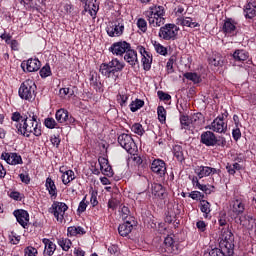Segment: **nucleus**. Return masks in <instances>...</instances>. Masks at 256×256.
<instances>
[{
    "label": "nucleus",
    "instance_id": "12",
    "mask_svg": "<svg viewBox=\"0 0 256 256\" xmlns=\"http://www.w3.org/2000/svg\"><path fill=\"white\" fill-rule=\"evenodd\" d=\"M222 32L225 34L226 37H233L237 35V22H235L231 18H227L224 21Z\"/></svg>",
    "mask_w": 256,
    "mask_h": 256
},
{
    "label": "nucleus",
    "instance_id": "20",
    "mask_svg": "<svg viewBox=\"0 0 256 256\" xmlns=\"http://www.w3.org/2000/svg\"><path fill=\"white\" fill-rule=\"evenodd\" d=\"M244 17L247 19H255L256 17V3L253 0H248L244 6Z\"/></svg>",
    "mask_w": 256,
    "mask_h": 256
},
{
    "label": "nucleus",
    "instance_id": "49",
    "mask_svg": "<svg viewBox=\"0 0 256 256\" xmlns=\"http://www.w3.org/2000/svg\"><path fill=\"white\" fill-rule=\"evenodd\" d=\"M137 27H138V29H140V31H142V33H146L147 32V21H145V19H143V18L138 19Z\"/></svg>",
    "mask_w": 256,
    "mask_h": 256
},
{
    "label": "nucleus",
    "instance_id": "11",
    "mask_svg": "<svg viewBox=\"0 0 256 256\" xmlns=\"http://www.w3.org/2000/svg\"><path fill=\"white\" fill-rule=\"evenodd\" d=\"M0 159L6 161L8 165H23V158L17 153L3 152Z\"/></svg>",
    "mask_w": 256,
    "mask_h": 256
},
{
    "label": "nucleus",
    "instance_id": "28",
    "mask_svg": "<svg viewBox=\"0 0 256 256\" xmlns=\"http://www.w3.org/2000/svg\"><path fill=\"white\" fill-rule=\"evenodd\" d=\"M77 235H85V229L81 226H70L67 228L68 237H77Z\"/></svg>",
    "mask_w": 256,
    "mask_h": 256
},
{
    "label": "nucleus",
    "instance_id": "43",
    "mask_svg": "<svg viewBox=\"0 0 256 256\" xmlns=\"http://www.w3.org/2000/svg\"><path fill=\"white\" fill-rule=\"evenodd\" d=\"M143 105H145V102L143 100L136 99V101L130 104V110L132 111V113H135V111H139V109H141Z\"/></svg>",
    "mask_w": 256,
    "mask_h": 256
},
{
    "label": "nucleus",
    "instance_id": "53",
    "mask_svg": "<svg viewBox=\"0 0 256 256\" xmlns=\"http://www.w3.org/2000/svg\"><path fill=\"white\" fill-rule=\"evenodd\" d=\"M156 53H159V55H167V48L163 45L155 42L154 44Z\"/></svg>",
    "mask_w": 256,
    "mask_h": 256
},
{
    "label": "nucleus",
    "instance_id": "52",
    "mask_svg": "<svg viewBox=\"0 0 256 256\" xmlns=\"http://www.w3.org/2000/svg\"><path fill=\"white\" fill-rule=\"evenodd\" d=\"M44 125L47 129H55V127H57V122L53 118H46Z\"/></svg>",
    "mask_w": 256,
    "mask_h": 256
},
{
    "label": "nucleus",
    "instance_id": "3",
    "mask_svg": "<svg viewBox=\"0 0 256 256\" xmlns=\"http://www.w3.org/2000/svg\"><path fill=\"white\" fill-rule=\"evenodd\" d=\"M36 89L37 85H35V81L28 79L21 84L18 91L19 97L25 101H33L35 99Z\"/></svg>",
    "mask_w": 256,
    "mask_h": 256
},
{
    "label": "nucleus",
    "instance_id": "6",
    "mask_svg": "<svg viewBox=\"0 0 256 256\" xmlns=\"http://www.w3.org/2000/svg\"><path fill=\"white\" fill-rule=\"evenodd\" d=\"M230 211L235 215L236 217H239L240 215H243L245 213V207H246V201L243 196H235L230 201Z\"/></svg>",
    "mask_w": 256,
    "mask_h": 256
},
{
    "label": "nucleus",
    "instance_id": "37",
    "mask_svg": "<svg viewBox=\"0 0 256 256\" xmlns=\"http://www.w3.org/2000/svg\"><path fill=\"white\" fill-rule=\"evenodd\" d=\"M148 11L153 12V15L156 17H164L165 15V8L163 6H153Z\"/></svg>",
    "mask_w": 256,
    "mask_h": 256
},
{
    "label": "nucleus",
    "instance_id": "46",
    "mask_svg": "<svg viewBox=\"0 0 256 256\" xmlns=\"http://www.w3.org/2000/svg\"><path fill=\"white\" fill-rule=\"evenodd\" d=\"M40 77L46 79V77H51V67L49 65L43 66L40 69Z\"/></svg>",
    "mask_w": 256,
    "mask_h": 256
},
{
    "label": "nucleus",
    "instance_id": "55",
    "mask_svg": "<svg viewBox=\"0 0 256 256\" xmlns=\"http://www.w3.org/2000/svg\"><path fill=\"white\" fill-rule=\"evenodd\" d=\"M87 199V197H84L83 200L79 203V206H78V213H85V211H87V205H88V202H86L85 200Z\"/></svg>",
    "mask_w": 256,
    "mask_h": 256
},
{
    "label": "nucleus",
    "instance_id": "51",
    "mask_svg": "<svg viewBox=\"0 0 256 256\" xmlns=\"http://www.w3.org/2000/svg\"><path fill=\"white\" fill-rule=\"evenodd\" d=\"M21 67L25 73H33L35 71H39V65H21Z\"/></svg>",
    "mask_w": 256,
    "mask_h": 256
},
{
    "label": "nucleus",
    "instance_id": "50",
    "mask_svg": "<svg viewBox=\"0 0 256 256\" xmlns=\"http://www.w3.org/2000/svg\"><path fill=\"white\" fill-rule=\"evenodd\" d=\"M120 204H121V201H119V199L111 198L108 201V208L114 211V209H117V207H119Z\"/></svg>",
    "mask_w": 256,
    "mask_h": 256
},
{
    "label": "nucleus",
    "instance_id": "64",
    "mask_svg": "<svg viewBox=\"0 0 256 256\" xmlns=\"http://www.w3.org/2000/svg\"><path fill=\"white\" fill-rule=\"evenodd\" d=\"M19 177L22 183H25L26 185H29V183H31V178L29 177V174H20Z\"/></svg>",
    "mask_w": 256,
    "mask_h": 256
},
{
    "label": "nucleus",
    "instance_id": "16",
    "mask_svg": "<svg viewBox=\"0 0 256 256\" xmlns=\"http://www.w3.org/2000/svg\"><path fill=\"white\" fill-rule=\"evenodd\" d=\"M14 217H16L17 222L21 227L24 229L27 228V225H29V212L25 210H15L13 212Z\"/></svg>",
    "mask_w": 256,
    "mask_h": 256
},
{
    "label": "nucleus",
    "instance_id": "1",
    "mask_svg": "<svg viewBox=\"0 0 256 256\" xmlns=\"http://www.w3.org/2000/svg\"><path fill=\"white\" fill-rule=\"evenodd\" d=\"M16 133L27 138L31 137V133L35 137H41L43 130H41V124L37 121V115L29 114L28 116H24L22 123L16 124Z\"/></svg>",
    "mask_w": 256,
    "mask_h": 256
},
{
    "label": "nucleus",
    "instance_id": "27",
    "mask_svg": "<svg viewBox=\"0 0 256 256\" xmlns=\"http://www.w3.org/2000/svg\"><path fill=\"white\" fill-rule=\"evenodd\" d=\"M152 195L156 199H163L165 197V188H163V185L157 183L152 184Z\"/></svg>",
    "mask_w": 256,
    "mask_h": 256
},
{
    "label": "nucleus",
    "instance_id": "34",
    "mask_svg": "<svg viewBox=\"0 0 256 256\" xmlns=\"http://www.w3.org/2000/svg\"><path fill=\"white\" fill-rule=\"evenodd\" d=\"M200 211L204 213V217L205 219H207V217H209V214L211 213V203H209L207 200H201Z\"/></svg>",
    "mask_w": 256,
    "mask_h": 256
},
{
    "label": "nucleus",
    "instance_id": "24",
    "mask_svg": "<svg viewBox=\"0 0 256 256\" xmlns=\"http://www.w3.org/2000/svg\"><path fill=\"white\" fill-rule=\"evenodd\" d=\"M233 59L238 61V63H245V61H247V63H249V52L245 51V50H236L233 55H232Z\"/></svg>",
    "mask_w": 256,
    "mask_h": 256
},
{
    "label": "nucleus",
    "instance_id": "25",
    "mask_svg": "<svg viewBox=\"0 0 256 256\" xmlns=\"http://www.w3.org/2000/svg\"><path fill=\"white\" fill-rule=\"evenodd\" d=\"M131 231H133V224L129 221L120 224L118 227V233L121 237H127Z\"/></svg>",
    "mask_w": 256,
    "mask_h": 256
},
{
    "label": "nucleus",
    "instance_id": "40",
    "mask_svg": "<svg viewBox=\"0 0 256 256\" xmlns=\"http://www.w3.org/2000/svg\"><path fill=\"white\" fill-rule=\"evenodd\" d=\"M157 115L160 123H165V121H167V110H165V107L158 106Z\"/></svg>",
    "mask_w": 256,
    "mask_h": 256
},
{
    "label": "nucleus",
    "instance_id": "56",
    "mask_svg": "<svg viewBox=\"0 0 256 256\" xmlns=\"http://www.w3.org/2000/svg\"><path fill=\"white\" fill-rule=\"evenodd\" d=\"M207 256H225V252L219 248H213L209 251Z\"/></svg>",
    "mask_w": 256,
    "mask_h": 256
},
{
    "label": "nucleus",
    "instance_id": "18",
    "mask_svg": "<svg viewBox=\"0 0 256 256\" xmlns=\"http://www.w3.org/2000/svg\"><path fill=\"white\" fill-rule=\"evenodd\" d=\"M164 246L166 253H177V251H179V243L171 236H167L164 239Z\"/></svg>",
    "mask_w": 256,
    "mask_h": 256
},
{
    "label": "nucleus",
    "instance_id": "22",
    "mask_svg": "<svg viewBox=\"0 0 256 256\" xmlns=\"http://www.w3.org/2000/svg\"><path fill=\"white\" fill-rule=\"evenodd\" d=\"M45 187L50 199H57V185H55V181L51 177L46 178Z\"/></svg>",
    "mask_w": 256,
    "mask_h": 256
},
{
    "label": "nucleus",
    "instance_id": "47",
    "mask_svg": "<svg viewBox=\"0 0 256 256\" xmlns=\"http://www.w3.org/2000/svg\"><path fill=\"white\" fill-rule=\"evenodd\" d=\"M24 255L25 256H37L39 255V251H37V248L33 246H28L24 249Z\"/></svg>",
    "mask_w": 256,
    "mask_h": 256
},
{
    "label": "nucleus",
    "instance_id": "35",
    "mask_svg": "<svg viewBox=\"0 0 256 256\" xmlns=\"http://www.w3.org/2000/svg\"><path fill=\"white\" fill-rule=\"evenodd\" d=\"M181 129H191V116L181 115L180 116Z\"/></svg>",
    "mask_w": 256,
    "mask_h": 256
},
{
    "label": "nucleus",
    "instance_id": "13",
    "mask_svg": "<svg viewBox=\"0 0 256 256\" xmlns=\"http://www.w3.org/2000/svg\"><path fill=\"white\" fill-rule=\"evenodd\" d=\"M131 49V44L127 43L126 41L116 42L111 45L109 51L113 53V55H123L125 52Z\"/></svg>",
    "mask_w": 256,
    "mask_h": 256
},
{
    "label": "nucleus",
    "instance_id": "54",
    "mask_svg": "<svg viewBox=\"0 0 256 256\" xmlns=\"http://www.w3.org/2000/svg\"><path fill=\"white\" fill-rule=\"evenodd\" d=\"M59 94L62 99H67V97L73 95V92H71V89L69 88H61Z\"/></svg>",
    "mask_w": 256,
    "mask_h": 256
},
{
    "label": "nucleus",
    "instance_id": "42",
    "mask_svg": "<svg viewBox=\"0 0 256 256\" xmlns=\"http://www.w3.org/2000/svg\"><path fill=\"white\" fill-rule=\"evenodd\" d=\"M23 119H25V117H23L21 115V113L19 112H14L12 113V116H11V120L14 122L12 123L13 127H15V131H17V123H21V121L23 122Z\"/></svg>",
    "mask_w": 256,
    "mask_h": 256
},
{
    "label": "nucleus",
    "instance_id": "33",
    "mask_svg": "<svg viewBox=\"0 0 256 256\" xmlns=\"http://www.w3.org/2000/svg\"><path fill=\"white\" fill-rule=\"evenodd\" d=\"M243 169V166L241 164L235 162V163H227L226 164V170L229 175H235L237 171H241Z\"/></svg>",
    "mask_w": 256,
    "mask_h": 256
},
{
    "label": "nucleus",
    "instance_id": "59",
    "mask_svg": "<svg viewBox=\"0 0 256 256\" xmlns=\"http://www.w3.org/2000/svg\"><path fill=\"white\" fill-rule=\"evenodd\" d=\"M158 97L161 101H170L171 95L163 92V91H158Z\"/></svg>",
    "mask_w": 256,
    "mask_h": 256
},
{
    "label": "nucleus",
    "instance_id": "57",
    "mask_svg": "<svg viewBox=\"0 0 256 256\" xmlns=\"http://www.w3.org/2000/svg\"><path fill=\"white\" fill-rule=\"evenodd\" d=\"M196 227H197L198 231H200V233H205V231H207V223H205V221H203V220H199L196 223Z\"/></svg>",
    "mask_w": 256,
    "mask_h": 256
},
{
    "label": "nucleus",
    "instance_id": "21",
    "mask_svg": "<svg viewBox=\"0 0 256 256\" xmlns=\"http://www.w3.org/2000/svg\"><path fill=\"white\" fill-rule=\"evenodd\" d=\"M123 69V65L115 66V65H100L99 71L105 77H110L111 75H115V71Z\"/></svg>",
    "mask_w": 256,
    "mask_h": 256
},
{
    "label": "nucleus",
    "instance_id": "26",
    "mask_svg": "<svg viewBox=\"0 0 256 256\" xmlns=\"http://www.w3.org/2000/svg\"><path fill=\"white\" fill-rule=\"evenodd\" d=\"M178 23H180L182 27H191L192 29H195V27H201L199 23L193 22V18L191 17L178 18Z\"/></svg>",
    "mask_w": 256,
    "mask_h": 256
},
{
    "label": "nucleus",
    "instance_id": "39",
    "mask_svg": "<svg viewBox=\"0 0 256 256\" xmlns=\"http://www.w3.org/2000/svg\"><path fill=\"white\" fill-rule=\"evenodd\" d=\"M174 157H176L177 161H184L185 156H183V147L176 145L173 148Z\"/></svg>",
    "mask_w": 256,
    "mask_h": 256
},
{
    "label": "nucleus",
    "instance_id": "30",
    "mask_svg": "<svg viewBox=\"0 0 256 256\" xmlns=\"http://www.w3.org/2000/svg\"><path fill=\"white\" fill-rule=\"evenodd\" d=\"M184 77L188 81H192V83H194L195 85H197L198 83H201L202 81L201 75L198 74L197 72H186L184 73Z\"/></svg>",
    "mask_w": 256,
    "mask_h": 256
},
{
    "label": "nucleus",
    "instance_id": "62",
    "mask_svg": "<svg viewBox=\"0 0 256 256\" xmlns=\"http://www.w3.org/2000/svg\"><path fill=\"white\" fill-rule=\"evenodd\" d=\"M129 213H131V212L129 211L128 207H126V206L121 207V217H122V219H127V217H129Z\"/></svg>",
    "mask_w": 256,
    "mask_h": 256
},
{
    "label": "nucleus",
    "instance_id": "17",
    "mask_svg": "<svg viewBox=\"0 0 256 256\" xmlns=\"http://www.w3.org/2000/svg\"><path fill=\"white\" fill-rule=\"evenodd\" d=\"M106 31L109 37H121L123 31H125V26L119 22H115L112 26L107 27Z\"/></svg>",
    "mask_w": 256,
    "mask_h": 256
},
{
    "label": "nucleus",
    "instance_id": "29",
    "mask_svg": "<svg viewBox=\"0 0 256 256\" xmlns=\"http://www.w3.org/2000/svg\"><path fill=\"white\" fill-rule=\"evenodd\" d=\"M124 61L130 63V65H135L137 63V52L131 48L125 52Z\"/></svg>",
    "mask_w": 256,
    "mask_h": 256
},
{
    "label": "nucleus",
    "instance_id": "61",
    "mask_svg": "<svg viewBox=\"0 0 256 256\" xmlns=\"http://www.w3.org/2000/svg\"><path fill=\"white\" fill-rule=\"evenodd\" d=\"M50 141H51L52 145H54V147H59V145L61 143V138H59V136L53 135L50 138Z\"/></svg>",
    "mask_w": 256,
    "mask_h": 256
},
{
    "label": "nucleus",
    "instance_id": "38",
    "mask_svg": "<svg viewBox=\"0 0 256 256\" xmlns=\"http://www.w3.org/2000/svg\"><path fill=\"white\" fill-rule=\"evenodd\" d=\"M139 51L141 53V55L143 56L142 58V63L143 65H149L151 63V56L149 55V52H147V50H145V47L140 46L139 47Z\"/></svg>",
    "mask_w": 256,
    "mask_h": 256
},
{
    "label": "nucleus",
    "instance_id": "5",
    "mask_svg": "<svg viewBox=\"0 0 256 256\" xmlns=\"http://www.w3.org/2000/svg\"><path fill=\"white\" fill-rule=\"evenodd\" d=\"M179 34V27L175 24H166L159 30V37L164 41H175Z\"/></svg>",
    "mask_w": 256,
    "mask_h": 256
},
{
    "label": "nucleus",
    "instance_id": "19",
    "mask_svg": "<svg viewBox=\"0 0 256 256\" xmlns=\"http://www.w3.org/2000/svg\"><path fill=\"white\" fill-rule=\"evenodd\" d=\"M98 163L100 166V171L103 175H106L107 177L113 176V168H111V165H109V160H107V158H98Z\"/></svg>",
    "mask_w": 256,
    "mask_h": 256
},
{
    "label": "nucleus",
    "instance_id": "63",
    "mask_svg": "<svg viewBox=\"0 0 256 256\" xmlns=\"http://www.w3.org/2000/svg\"><path fill=\"white\" fill-rule=\"evenodd\" d=\"M177 61H179V55L173 54L167 62V65H177Z\"/></svg>",
    "mask_w": 256,
    "mask_h": 256
},
{
    "label": "nucleus",
    "instance_id": "14",
    "mask_svg": "<svg viewBox=\"0 0 256 256\" xmlns=\"http://www.w3.org/2000/svg\"><path fill=\"white\" fill-rule=\"evenodd\" d=\"M200 141L206 147H215L217 145V136L211 131H206L201 134Z\"/></svg>",
    "mask_w": 256,
    "mask_h": 256
},
{
    "label": "nucleus",
    "instance_id": "8",
    "mask_svg": "<svg viewBox=\"0 0 256 256\" xmlns=\"http://www.w3.org/2000/svg\"><path fill=\"white\" fill-rule=\"evenodd\" d=\"M210 131H214V133H227V121H225V117L223 115L216 117L211 125L208 126Z\"/></svg>",
    "mask_w": 256,
    "mask_h": 256
},
{
    "label": "nucleus",
    "instance_id": "60",
    "mask_svg": "<svg viewBox=\"0 0 256 256\" xmlns=\"http://www.w3.org/2000/svg\"><path fill=\"white\" fill-rule=\"evenodd\" d=\"M216 145L218 147H225L227 145V140L225 139V137H216Z\"/></svg>",
    "mask_w": 256,
    "mask_h": 256
},
{
    "label": "nucleus",
    "instance_id": "36",
    "mask_svg": "<svg viewBox=\"0 0 256 256\" xmlns=\"http://www.w3.org/2000/svg\"><path fill=\"white\" fill-rule=\"evenodd\" d=\"M58 245L61 247V249H63V251H69L73 243L68 238H60L58 240Z\"/></svg>",
    "mask_w": 256,
    "mask_h": 256
},
{
    "label": "nucleus",
    "instance_id": "31",
    "mask_svg": "<svg viewBox=\"0 0 256 256\" xmlns=\"http://www.w3.org/2000/svg\"><path fill=\"white\" fill-rule=\"evenodd\" d=\"M192 127H201L203 125V114L196 113L190 116Z\"/></svg>",
    "mask_w": 256,
    "mask_h": 256
},
{
    "label": "nucleus",
    "instance_id": "10",
    "mask_svg": "<svg viewBox=\"0 0 256 256\" xmlns=\"http://www.w3.org/2000/svg\"><path fill=\"white\" fill-rule=\"evenodd\" d=\"M151 171L158 177H164L165 173H167V164L161 159H155L151 163Z\"/></svg>",
    "mask_w": 256,
    "mask_h": 256
},
{
    "label": "nucleus",
    "instance_id": "44",
    "mask_svg": "<svg viewBox=\"0 0 256 256\" xmlns=\"http://www.w3.org/2000/svg\"><path fill=\"white\" fill-rule=\"evenodd\" d=\"M131 131H132V133H135L136 135H139L140 137L142 135H144V133H145V129H143V125H141L139 123L133 124L131 127Z\"/></svg>",
    "mask_w": 256,
    "mask_h": 256
},
{
    "label": "nucleus",
    "instance_id": "58",
    "mask_svg": "<svg viewBox=\"0 0 256 256\" xmlns=\"http://www.w3.org/2000/svg\"><path fill=\"white\" fill-rule=\"evenodd\" d=\"M232 137L234 141H239V139H241V129H239V127H236L235 129H233Z\"/></svg>",
    "mask_w": 256,
    "mask_h": 256
},
{
    "label": "nucleus",
    "instance_id": "9",
    "mask_svg": "<svg viewBox=\"0 0 256 256\" xmlns=\"http://www.w3.org/2000/svg\"><path fill=\"white\" fill-rule=\"evenodd\" d=\"M194 173L199 179H203V177H211L219 174L220 170L209 166H196Z\"/></svg>",
    "mask_w": 256,
    "mask_h": 256
},
{
    "label": "nucleus",
    "instance_id": "41",
    "mask_svg": "<svg viewBox=\"0 0 256 256\" xmlns=\"http://www.w3.org/2000/svg\"><path fill=\"white\" fill-rule=\"evenodd\" d=\"M9 243L12 245H19V241H21V236L17 234V232L12 231L8 234Z\"/></svg>",
    "mask_w": 256,
    "mask_h": 256
},
{
    "label": "nucleus",
    "instance_id": "48",
    "mask_svg": "<svg viewBox=\"0 0 256 256\" xmlns=\"http://www.w3.org/2000/svg\"><path fill=\"white\" fill-rule=\"evenodd\" d=\"M145 15L148 19L149 25H153L155 27V23L157 21V16L153 14V12H150L149 10L145 12Z\"/></svg>",
    "mask_w": 256,
    "mask_h": 256
},
{
    "label": "nucleus",
    "instance_id": "4",
    "mask_svg": "<svg viewBox=\"0 0 256 256\" xmlns=\"http://www.w3.org/2000/svg\"><path fill=\"white\" fill-rule=\"evenodd\" d=\"M69 209V206L65 204V202H59V201H54L49 208V213H51L57 223H65V212Z\"/></svg>",
    "mask_w": 256,
    "mask_h": 256
},
{
    "label": "nucleus",
    "instance_id": "2",
    "mask_svg": "<svg viewBox=\"0 0 256 256\" xmlns=\"http://www.w3.org/2000/svg\"><path fill=\"white\" fill-rule=\"evenodd\" d=\"M219 245L221 249H224L228 255H233V249L235 247V244H233V241H235V238L233 237V232L229 230V228H222L221 234L219 236Z\"/></svg>",
    "mask_w": 256,
    "mask_h": 256
},
{
    "label": "nucleus",
    "instance_id": "32",
    "mask_svg": "<svg viewBox=\"0 0 256 256\" xmlns=\"http://www.w3.org/2000/svg\"><path fill=\"white\" fill-rule=\"evenodd\" d=\"M61 179L63 185H69V183L75 179V172H73V170H67V172L62 174Z\"/></svg>",
    "mask_w": 256,
    "mask_h": 256
},
{
    "label": "nucleus",
    "instance_id": "15",
    "mask_svg": "<svg viewBox=\"0 0 256 256\" xmlns=\"http://www.w3.org/2000/svg\"><path fill=\"white\" fill-rule=\"evenodd\" d=\"M55 117L56 121H58L59 123H75V118L69 116V111L63 108L56 111Z\"/></svg>",
    "mask_w": 256,
    "mask_h": 256
},
{
    "label": "nucleus",
    "instance_id": "45",
    "mask_svg": "<svg viewBox=\"0 0 256 256\" xmlns=\"http://www.w3.org/2000/svg\"><path fill=\"white\" fill-rule=\"evenodd\" d=\"M189 197L193 199L194 201H203L205 199V194L199 192V191H192L189 194Z\"/></svg>",
    "mask_w": 256,
    "mask_h": 256
},
{
    "label": "nucleus",
    "instance_id": "7",
    "mask_svg": "<svg viewBox=\"0 0 256 256\" xmlns=\"http://www.w3.org/2000/svg\"><path fill=\"white\" fill-rule=\"evenodd\" d=\"M118 143L127 151V153H130V155H133L135 153V149H137V145L135 144V140H133V137L129 134H121L118 136Z\"/></svg>",
    "mask_w": 256,
    "mask_h": 256
},
{
    "label": "nucleus",
    "instance_id": "23",
    "mask_svg": "<svg viewBox=\"0 0 256 256\" xmlns=\"http://www.w3.org/2000/svg\"><path fill=\"white\" fill-rule=\"evenodd\" d=\"M42 243L45 245L44 256H52L57 249V245H55V243L48 238L42 239Z\"/></svg>",
    "mask_w": 256,
    "mask_h": 256
}]
</instances>
